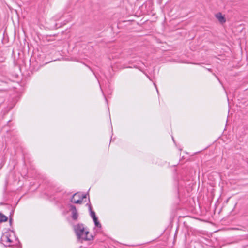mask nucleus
I'll return each instance as SVG.
<instances>
[{
	"instance_id": "1",
	"label": "nucleus",
	"mask_w": 248,
	"mask_h": 248,
	"mask_svg": "<svg viewBox=\"0 0 248 248\" xmlns=\"http://www.w3.org/2000/svg\"><path fill=\"white\" fill-rule=\"evenodd\" d=\"M74 230L78 240L82 239L85 241L93 240V235H88L89 232L85 229L83 224L79 223L74 225Z\"/></svg>"
},
{
	"instance_id": "8",
	"label": "nucleus",
	"mask_w": 248,
	"mask_h": 248,
	"mask_svg": "<svg viewBox=\"0 0 248 248\" xmlns=\"http://www.w3.org/2000/svg\"><path fill=\"white\" fill-rule=\"evenodd\" d=\"M6 238H7V242H8L9 243H12V241L9 238V237L6 236Z\"/></svg>"
},
{
	"instance_id": "2",
	"label": "nucleus",
	"mask_w": 248,
	"mask_h": 248,
	"mask_svg": "<svg viewBox=\"0 0 248 248\" xmlns=\"http://www.w3.org/2000/svg\"><path fill=\"white\" fill-rule=\"evenodd\" d=\"M87 195L89 196L88 193L82 194V195H80L78 193H76L72 196L71 202L74 203L80 204L82 203L83 199L86 198Z\"/></svg>"
},
{
	"instance_id": "6",
	"label": "nucleus",
	"mask_w": 248,
	"mask_h": 248,
	"mask_svg": "<svg viewBox=\"0 0 248 248\" xmlns=\"http://www.w3.org/2000/svg\"><path fill=\"white\" fill-rule=\"evenodd\" d=\"M89 211L91 217L92 218V219L96 217L95 212L92 210V207L90 206H89Z\"/></svg>"
},
{
	"instance_id": "12",
	"label": "nucleus",
	"mask_w": 248,
	"mask_h": 248,
	"mask_svg": "<svg viewBox=\"0 0 248 248\" xmlns=\"http://www.w3.org/2000/svg\"><path fill=\"white\" fill-rule=\"evenodd\" d=\"M11 221H12V219H11V218H10V223H11Z\"/></svg>"
},
{
	"instance_id": "10",
	"label": "nucleus",
	"mask_w": 248,
	"mask_h": 248,
	"mask_svg": "<svg viewBox=\"0 0 248 248\" xmlns=\"http://www.w3.org/2000/svg\"><path fill=\"white\" fill-rule=\"evenodd\" d=\"M93 221L94 223H95V222H97V221H98V218H97V217H95V218H93Z\"/></svg>"
},
{
	"instance_id": "9",
	"label": "nucleus",
	"mask_w": 248,
	"mask_h": 248,
	"mask_svg": "<svg viewBox=\"0 0 248 248\" xmlns=\"http://www.w3.org/2000/svg\"><path fill=\"white\" fill-rule=\"evenodd\" d=\"M88 199H89V202L86 204V205H87L88 206V208H89V206H90L92 207V205H91V204L90 203L89 198Z\"/></svg>"
},
{
	"instance_id": "3",
	"label": "nucleus",
	"mask_w": 248,
	"mask_h": 248,
	"mask_svg": "<svg viewBox=\"0 0 248 248\" xmlns=\"http://www.w3.org/2000/svg\"><path fill=\"white\" fill-rule=\"evenodd\" d=\"M70 210L71 211V217L73 220H77L78 217V213L75 205L70 204Z\"/></svg>"
},
{
	"instance_id": "7",
	"label": "nucleus",
	"mask_w": 248,
	"mask_h": 248,
	"mask_svg": "<svg viewBox=\"0 0 248 248\" xmlns=\"http://www.w3.org/2000/svg\"><path fill=\"white\" fill-rule=\"evenodd\" d=\"M94 224H95V226L98 228H101V224L100 223L99 221H98L97 222H95L94 223Z\"/></svg>"
},
{
	"instance_id": "11",
	"label": "nucleus",
	"mask_w": 248,
	"mask_h": 248,
	"mask_svg": "<svg viewBox=\"0 0 248 248\" xmlns=\"http://www.w3.org/2000/svg\"><path fill=\"white\" fill-rule=\"evenodd\" d=\"M93 221L94 223H95V222H97V221H98V218H97V217H95V218H93Z\"/></svg>"
},
{
	"instance_id": "4",
	"label": "nucleus",
	"mask_w": 248,
	"mask_h": 248,
	"mask_svg": "<svg viewBox=\"0 0 248 248\" xmlns=\"http://www.w3.org/2000/svg\"><path fill=\"white\" fill-rule=\"evenodd\" d=\"M216 17L220 23H224L226 22V19L221 13H218L216 15Z\"/></svg>"
},
{
	"instance_id": "5",
	"label": "nucleus",
	"mask_w": 248,
	"mask_h": 248,
	"mask_svg": "<svg viewBox=\"0 0 248 248\" xmlns=\"http://www.w3.org/2000/svg\"><path fill=\"white\" fill-rule=\"evenodd\" d=\"M8 220V217L2 213L0 212V223L6 222Z\"/></svg>"
}]
</instances>
